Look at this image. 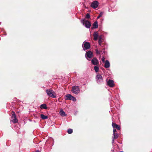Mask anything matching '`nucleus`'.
<instances>
[{
	"label": "nucleus",
	"instance_id": "f257e3e1",
	"mask_svg": "<svg viewBox=\"0 0 152 152\" xmlns=\"http://www.w3.org/2000/svg\"><path fill=\"white\" fill-rule=\"evenodd\" d=\"M47 94L53 98L56 97V94L54 92L51 90H46Z\"/></svg>",
	"mask_w": 152,
	"mask_h": 152
},
{
	"label": "nucleus",
	"instance_id": "f03ea898",
	"mask_svg": "<svg viewBox=\"0 0 152 152\" xmlns=\"http://www.w3.org/2000/svg\"><path fill=\"white\" fill-rule=\"evenodd\" d=\"M72 91L73 93L75 94H77L80 91L79 87L77 86L72 87Z\"/></svg>",
	"mask_w": 152,
	"mask_h": 152
},
{
	"label": "nucleus",
	"instance_id": "7ed1b4c3",
	"mask_svg": "<svg viewBox=\"0 0 152 152\" xmlns=\"http://www.w3.org/2000/svg\"><path fill=\"white\" fill-rule=\"evenodd\" d=\"M82 47L84 50H88L90 47V44L88 42H84L83 44Z\"/></svg>",
	"mask_w": 152,
	"mask_h": 152
},
{
	"label": "nucleus",
	"instance_id": "20e7f679",
	"mask_svg": "<svg viewBox=\"0 0 152 152\" xmlns=\"http://www.w3.org/2000/svg\"><path fill=\"white\" fill-rule=\"evenodd\" d=\"M82 22L83 25L85 26L86 28H88L90 27L91 26V23L89 21L85 19H84L82 20Z\"/></svg>",
	"mask_w": 152,
	"mask_h": 152
},
{
	"label": "nucleus",
	"instance_id": "39448f33",
	"mask_svg": "<svg viewBox=\"0 0 152 152\" xmlns=\"http://www.w3.org/2000/svg\"><path fill=\"white\" fill-rule=\"evenodd\" d=\"M99 4V2L97 1H94L91 3V6L92 8L95 9L98 7Z\"/></svg>",
	"mask_w": 152,
	"mask_h": 152
},
{
	"label": "nucleus",
	"instance_id": "423d86ee",
	"mask_svg": "<svg viewBox=\"0 0 152 152\" xmlns=\"http://www.w3.org/2000/svg\"><path fill=\"white\" fill-rule=\"evenodd\" d=\"M12 121L14 123H17L18 121L16 118L15 113L14 112H12V116L11 117Z\"/></svg>",
	"mask_w": 152,
	"mask_h": 152
},
{
	"label": "nucleus",
	"instance_id": "0eeeda50",
	"mask_svg": "<svg viewBox=\"0 0 152 152\" xmlns=\"http://www.w3.org/2000/svg\"><path fill=\"white\" fill-rule=\"evenodd\" d=\"M72 100L73 102L76 101V98L69 94H67V100Z\"/></svg>",
	"mask_w": 152,
	"mask_h": 152
},
{
	"label": "nucleus",
	"instance_id": "6e6552de",
	"mask_svg": "<svg viewBox=\"0 0 152 152\" xmlns=\"http://www.w3.org/2000/svg\"><path fill=\"white\" fill-rule=\"evenodd\" d=\"M114 81L112 80H109L107 82V85L110 87H113L114 85Z\"/></svg>",
	"mask_w": 152,
	"mask_h": 152
},
{
	"label": "nucleus",
	"instance_id": "1a4fd4ad",
	"mask_svg": "<svg viewBox=\"0 0 152 152\" xmlns=\"http://www.w3.org/2000/svg\"><path fill=\"white\" fill-rule=\"evenodd\" d=\"M112 126L113 128L116 129L117 130H119L120 129V126L116 124L115 123L113 122L112 123Z\"/></svg>",
	"mask_w": 152,
	"mask_h": 152
},
{
	"label": "nucleus",
	"instance_id": "9d476101",
	"mask_svg": "<svg viewBox=\"0 0 152 152\" xmlns=\"http://www.w3.org/2000/svg\"><path fill=\"white\" fill-rule=\"evenodd\" d=\"M86 55L88 58H91L93 57V53L91 51H89L86 53Z\"/></svg>",
	"mask_w": 152,
	"mask_h": 152
},
{
	"label": "nucleus",
	"instance_id": "9b49d317",
	"mask_svg": "<svg viewBox=\"0 0 152 152\" xmlns=\"http://www.w3.org/2000/svg\"><path fill=\"white\" fill-rule=\"evenodd\" d=\"M91 63L94 65H97L99 64L98 61L96 58H94L92 60Z\"/></svg>",
	"mask_w": 152,
	"mask_h": 152
},
{
	"label": "nucleus",
	"instance_id": "f8f14e48",
	"mask_svg": "<svg viewBox=\"0 0 152 152\" xmlns=\"http://www.w3.org/2000/svg\"><path fill=\"white\" fill-rule=\"evenodd\" d=\"M93 35L94 37V39L95 40H97L98 36V32L96 31L94 32Z\"/></svg>",
	"mask_w": 152,
	"mask_h": 152
},
{
	"label": "nucleus",
	"instance_id": "ddd939ff",
	"mask_svg": "<svg viewBox=\"0 0 152 152\" xmlns=\"http://www.w3.org/2000/svg\"><path fill=\"white\" fill-rule=\"evenodd\" d=\"M110 66V64L109 61L107 60L105 61L104 64V67L106 68H109Z\"/></svg>",
	"mask_w": 152,
	"mask_h": 152
},
{
	"label": "nucleus",
	"instance_id": "4468645a",
	"mask_svg": "<svg viewBox=\"0 0 152 152\" xmlns=\"http://www.w3.org/2000/svg\"><path fill=\"white\" fill-rule=\"evenodd\" d=\"M92 28H96L98 27V22L96 21H95L93 24Z\"/></svg>",
	"mask_w": 152,
	"mask_h": 152
},
{
	"label": "nucleus",
	"instance_id": "2eb2a0df",
	"mask_svg": "<svg viewBox=\"0 0 152 152\" xmlns=\"http://www.w3.org/2000/svg\"><path fill=\"white\" fill-rule=\"evenodd\" d=\"M103 39L101 37H100L99 38L98 41V43L99 45H101V44L102 45V43L103 42Z\"/></svg>",
	"mask_w": 152,
	"mask_h": 152
},
{
	"label": "nucleus",
	"instance_id": "dca6fc26",
	"mask_svg": "<svg viewBox=\"0 0 152 152\" xmlns=\"http://www.w3.org/2000/svg\"><path fill=\"white\" fill-rule=\"evenodd\" d=\"M60 114L62 116H65L66 115V114L62 109L61 110Z\"/></svg>",
	"mask_w": 152,
	"mask_h": 152
},
{
	"label": "nucleus",
	"instance_id": "f3484780",
	"mask_svg": "<svg viewBox=\"0 0 152 152\" xmlns=\"http://www.w3.org/2000/svg\"><path fill=\"white\" fill-rule=\"evenodd\" d=\"M113 135L114 136L113 141L114 139H116L118 137V134L117 133H113Z\"/></svg>",
	"mask_w": 152,
	"mask_h": 152
},
{
	"label": "nucleus",
	"instance_id": "a211bd4d",
	"mask_svg": "<svg viewBox=\"0 0 152 152\" xmlns=\"http://www.w3.org/2000/svg\"><path fill=\"white\" fill-rule=\"evenodd\" d=\"M40 107L41 109H47L46 105L45 104L41 105Z\"/></svg>",
	"mask_w": 152,
	"mask_h": 152
},
{
	"label": "nucleus",
	"instance_id": "6ab92c4d",
	"mask_svg": "<svg viewBox=\"0 0 152 152\" xmlns=\"http://www.w3.org/2000/svg\"><path fill=\"white\" fill-rule=\"evenodd\" d=\"M96 78L98 79H101L102 80L103 79L102 77V75L99 74H98L96 75Z\"/></svg>",
	"mask_w": 152,
	"mask_h": 152
},
{
	"label": "nucleus",
	"instance_id": "aec40b11",
	"mask_svg": "<svg viewBox=\"0 0 152 152\" xmlns=\"http://www.w3.org/2000/svg\"><path fill=\"white\" fill-rule=\"evenodd\" d=\"M41 118L43 119H47L48 118V117L46 115H44L43 114H41Z\"/></svg>",
	"mask_w": 152,
	"mask_h": 152
},
{
	"label": "nucleus",
	"instance_id": "412c9836",
	"mask_svg": "<svg viewBox=\"0 0 152 152\" xmlns=\"http://www.w3.org/2000/svg\"><path fill=\"white\" fill-rule=\"evenodd\" d=\"M94 69L96 72H97L99 71V68L98 66H95L94 67Z\"/></svg>",
	"mask_w": 152,
	"mask_h": 152
},
{
	"label": "nucleus",
	"instance_id": "4be33fe9",
	"mask_svg": "<svg viewBox=\"0 0 152 152\" xmlns=\"http://www.w3.org/2000/svg\"><path fill=\"white\" fill-rule=\"evenodd\" d=\"M95 51L96 54L97 55L100 54L102 52V51H99L97 49H96Z\"/></svg>",
	"mask_w": 152,
	"mask_h": 152
},
{
	"label": "nucleus",
	"instance_id": "5701e85b",
	"mask_svg": "<svg viewBox=\"0 0 152 152\" xmlns=\"http://www.w3.org/2000/svg\"><path fill=\"white\" fill-rule=\"evenodd\" d=\"M67 132L69 134H71L73 132V130L72 129H69L67 130Z\"/></svg>",
	"mask_w": 152,
	"mask_h": 152
},
{
	"label": "nucleus",
	"instance_id": "b1692460",
	"mask_svg": "<svg viewBox=\"0 0 152 152\" xmlns=\"http://www.w3.org/2000/svg\"><path fill=\"white\" fill-rule=\"evenodd\" d=\"M90 16L89 14L88 13H87L86 16V18L87 19H88L90 18Z\"/></svg>",
	"mask_w": 152,
	"mask_h": 152
},
{
	"label": "nucleus",
	"instance_id": "393cba45",
	"mask_svg": "<svg viewBox=\"0 0 152 152\" xmlns=\"http://www.w3.org/2000/svg\"><path fill=\"white\" fill-rule=\"evenodd\" d=\"M102 15H103V13H102V12H100L99 13V16H98L97 18V19L101 17L102 16Z\"/></svg>",
	"mask_w": 152,
	"mask_h": 152
},
{
	"label": "nucleus",
	"instance_id": "a878e982",
	"mask_svg": "<svg viewBox=\"0 0 152 152\" xmlns=\"http://www.w3.org/2000/svg\"><path fill=\"white\" fill-rule=\"evenodd\" d=\"M102 61L103 62H104V61H105V58H104V57H103L102 59Z\"/></svg>",
	"mask_w": 152,
	"mask_h": 152
},
{
	"label": "nucleus",
	"instance_id": "bb28decb",
	"mask_svg": "<svg viewBox=\"0 0 152 152\" xmlns=\"http://www.w3.org/2000/svg\"><path fill=\"white\" fill-rule=\"evenodd\" d=\"M113 133H116L117 131L115 129H113Z\"/></svg>",
	"mask_w": 152,
	"mask_h": 152
},
{
	"label": "nucleus",
	"instance_id": "cd10ccee",
	"mask_svg": "<svg viewBox=\"0 0 152 152\" xmlns=\"http://www.w3.org/2000/svg\"><path fill=\"white\" fill-rule=\"evenodd\" d=\"M104 48H103L102 49V51H103V53H105V51H104Z\"/></svg>",
	"mask_w": 152,
	"mask_h": 152
},
{
	"label": "nucleus",
	"instance_id": "c85d7f7f",
	"mask_svg": "<svg viewBox=\"0 0 152 152\" xmlns=\"http://www.w3.org/2000/svg\"><path fill=\"white\" fill-rule=\"evenodd\" d=\"M35 152H39V151L38 150H37Z\"/></svg>",
	"mask_w": 152,
	"mask_h": 152
}]
</instances>
